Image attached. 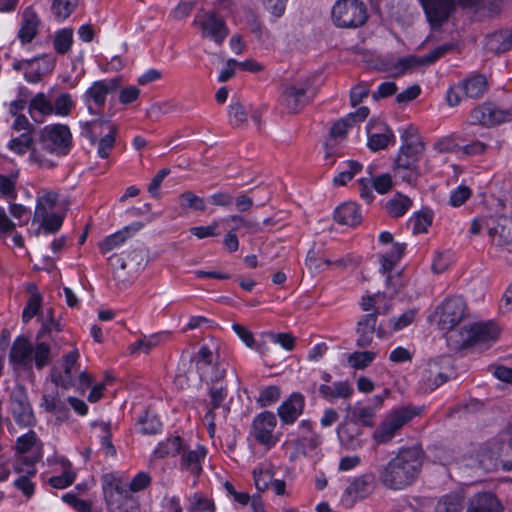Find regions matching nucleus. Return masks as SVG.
<instances>
[{"mask_svg": "<svg viewBox=\"0 0 512 512\" xmlns=\"http://www.w3.org/2000/svg\"><path fill=\"white\" fill-rule=\"evenodd\" d=\"M39 142L44 152L66 155L72 145V135L67 125H47L41 130Z\"/></svg>", "mask_w": 512, "mask_h": 512, "instance_id": "obj_8", "label": "nucleus"}, {"mask_svg": "<svg viewBox=\"0 0 512 512\" xmlns=\"http://www.w3.org/2000/svg\"><path fill=\"white\" fill-rule=\"evenodd\" d=\"M195 23L200 26L203 37H208L217 44H221L228 35L224 20L215 13L198 16Z\"/></svg>", "mask_w": 512, "mask_h": 512, "instance_id": "obj_20", "label": "nucleus"}, {"mask_svg": "<svg viewBox=\"0 0 512 512\" xmlns=\"http://www.w3.org/2000/svg\"><path fill=\"white\" fill-rule=\"evenodd\" d=\"M484 223L493 244L499 247L512 245V217L503 214L487 216Z\"/></svg>", "mask_w": 512, "mask_h": 512, "instance_id": "obj_14", "label": "nucleus"}, {"mask_svg": "<svg viewBox=\"0 0 512 512\" xmlns=\"http://www.w3.org/2000/svg\"><path fill=\"white\" fill-rule=\"evenodd\" d=\"M32 354L33 346L30 341L23 336H19L12 345L10 360L19 365L27 366L32 362Z\"/></svg>", "mask_w": 512, "mask_h": 512, "instance_id": "obj_29", "label": "nucleus"}, {"mask_svg": "<svg viewBox=\"0 0 512 512\" xmlns=\"http://www.w3.org/2000/svg\"><path fill=\"white\" fill-rule=\"evenodd\" d=\"M53 111V103L42 92L37 93L30 100L29 114L36 122H41V119L37 118L36 113H39L41 116H47L53 114Z\"/></svg>", "mask_w": 512, "mask_h": 512, "instance_id": "obj_34", "label": "nucleus"}, {"mask_svg": "<svg viewBox=\"0 0 512 512\" xmlns=\"http://www.w3.org/2000/svg\"><path fill=\"white\" fill-rule=\"evenodd\" d=\"M510 113L492 103H483L475 107L469 116L473 125L495 126L509 119Z\"/></svg>", "mask_w": 512, "mask_h": 512, "instance_id": "obj_17", "label": "nucleus"}, {"mask_svg": "<svg viewBox=\"0 0 512 512\" xmlns=\"http://www.w3.org/2000/svg\"><path fill=\"white\" fill-rule=\"evenodd\" d=\"M38 58H39V61H42L45 64V66H44L43 69L38 67L35 71L26 72L24 74V77H25L26 81H28L30 83H37V82H39L40 79H41V76L44 73L50 72L54 68V61L51 60L50 58H48L47 56H41V57H38Z\"/></svg>", "mask_w": 512, "mask_h": 512, "instance_id": "obj_58", "label": "nucleus"}, {"mask_svg": "<svg viewBox=\"0 0 512 512\" xmlns=\"http://www.w3.org/2000/svg\"><path fill=\"white\" fill-rule=\"evenodd\" d=\"M40 19L32 7H27L22 13V23L18 38L22 44L30 43L37 35Z\"/></svg>", "mask_w": 512, "mask_h": 512, "instance_id": "obj_26", "label": "nucleus"}, {"mask_svg": "<svg viewBox=\"0 0 512 512\" xmlns=\"http://www.w3.org/2000/svg\"><path fill=\"white\" fill-rule=\"evenodd\" d=\"M376 353L373 351H356L349 355L348 363L355 369L367 368L375 359Z\"/></svg>", "mask_w": 512, "mask_h": 512, "instance_id": "obj_49", "label": "nucleus"}, {"mask_svg": "<svg viewBox=\"0 0 512 512\" xmlns=\"http://www.w3.org/2000/svg\"><path fill=\"white\" fill-rule=\"evenodd\" d=\"M280 398V389L278 386L271 385L266 387L261 391L260 396L258 398V403L261 407L269 406Z\"/></svg>", "mask_w": 512, "mask_h": 512, "instance_id": "obj_60", "label": "nucleus"}, {"mask_svg": "<svg viewBox=\"0 0 512 512\" xmlns=\"http://www.w3.org/2000/svg\"><path fill=\"white\" fill-rule=\"evenodd\" d=\"M277 425V419L274 413L264 411L258 414L252 423V435L261 445L270 448L276 444V438L273 431Z\"/></svg>", "mask_w": 512, "mask_h": 512, "instance_id": "obj_16", "label": "nucleus"}, {"mask_svg": "<svg viewBox=\"0 0 512 512\" xmlns=\"http://www.w3.org/2000/svg\"><path fill=\"white\" fill-rule=\"evenodd\" d=\"M374 475L371 473L356 477L345 489L341 503L344 507L350 509L358 501L367 498L373 491Z\"/></svg>", "mask_w": 512, "mask_h": 512, "instance_id": "obj_15", "label": "nucleus"}, {"mask_svg": "<svg viewBox=\"0 0 512 512\" xmlns=\"http://www.w3.org/2000/svg\"><path fill=\"white\" fill-rule=\"evenodd\" d=\"M486 49L495 54L504 53L512 48V31H499L491 34L486 41Z\"/></svg>", "mask_w": 512, "mask_h": 512, "instance_id": "obj_32", "label": "nucleus"}, {"mask_svg": "<svg viewBox=\"0 0 512 512\" xmlns=\"http://www.w3.org/2000/svg\"><path fill=\"white\" fill-rule=\"evenodd\" d=\"M64 216L54 212H46L45 215L36 217L34 215V221L40 223L39 229H42L45 233H56L62 226Z\"/></svg>", "mask_w": 512, "mask_h": 512, "instance_id": "obj_42", "label": "nucleus"}, {"mask_svg": "<svg viewBox=\"0 0 512 512\" xmlns=\"http://www.w3.org/2000/svg\"><path fill=\"white\" fill-rule=\"evenodd\" d=\"M11 413L21 427L33 426L36 422L24 386L19 385L10 394Z\"/></svg>", "mask_w": 512, "mask_h": 512, "instance_id": "obj_13", "label": "nucleus"}, {"mask_svg": "<svg viewBox=\"0 0 512 512\" xmlns=\"http://www.w3.org/2000/svg\"><path fill=\"white\" fill-rule=\"evenodd\" d=\"M78 5V0H52L51 10L58 20L68 18Z\"/></svg>", "mask_w": 512, "mask_h": 512, "instance_id": "obj_46", "label": "nucleus"}, {"mask_svg": "<svg viewBox=\"0 0 512 512\" xmlns=\"http://www.w3.org/2000/svg\"><path fill=\"white\" fill-rule=\"evenodd\" d=\"M464 497L460 493H449L440 497L434 512H461Z\"/></svg>", "mask_w": 512, "mask_h": 512, "instance_id": "obj_37", "label": "nucleus"}, {"mask_svg": "<svg viewBox=\"0 0 512 512\" xmlns=\"http://www.w3.org/2000/svg\"><path fill=\"white\" fill-rule=\"evenodd\" d=\"M226 374V369L220 364H215L211 367V373H207L206 369L200 372L202 380H205L210 385H216L221 381Z\"/></svg>", "mask_w": 512, "mask_h": 512, "instance_id": "obj_61", "label": "nucleus"}, {"mask_svg": "<svg viewBox=\"0 0 512 512\" xmlns=\"http://www.w3.org/2000/svg\"><path fill=\"white\" fill-rule=\"evenodd\" d=\"M269 339L276 344L281 345L284 349L291 351L295 346V337L291 333H267Z\"/></svg>", "mask_w": 512, "mask_h": 512, "instance_id": "obj_62", "label": "nucleus"}, {"mask_svg": "<svg viewBox=\"0 0 512 512\" xmlns=\"http://www.w3.org/2000/svg\"><path fill=\"white\" fill-rule=\"evenodd\" d=\"M334 219L342 225L356 226L361 222V214L356 203L348 202L338 206L334 213Z\"/></svg>", "mask_w": 512, "mask_h": 512, "instance_id": "obj_30", "label": "nucleus"}, {"mask_svg": "<svg viewBox=\"0 0 512 512\" xmlns=\"http://www.w3.org/2000/svg\"><path fill=\"white\" fill-rule=\"evenodd\" d=\"M454 48L453 44H443L431 50L425 56L410 55L400 58L397 63L391 68L394 77L401 76L408 71H413L420 66H429L437 61L440 57Z\"/></svg>", "mask_w": 512, "mask_h": 512, "instance_id": "obj_11", "label": "nucleus"}, {"mask_svg": "<svg viewBox=\"0 0 512 512\" xmlns=\"http://www.w3.org/2000/svg\"><path fill=\"white\" fill-rule=\"evenodd\" d=\"M62 499L78 512H90L92 508L91 502L80 499L75 494L67 493L63 495Z\"/></svg>", "mask_w": 512, "mask_h": 512, "instance_id": "obj_64", "label": "nucleus"}, {"mask_svg": "<svg viewBox=\"0 0 512 512\" xmlns=\"http://www.w3.org/2000/svg\"><path fill=\"white\" fill-rule=\"evenodd\" d=\"M73 43V30L70 28H64L58 31L54 38V49L58 54H66Z\"/></svg>", "mask_w": 512, "mask_h": 512, "instance_id": "obj_47", "label": "nucleus"}, {"mask_svg": "<svg viewBox=\"0 0 512 512\" xmlns=\"http://www.w3.org/2000/svg\"><path fill=\"white\" fill-rule=\"evenodd\" d=\"M42 297L41 294L35 289L28 299V302L22 313L23 322L27 323L34 316H36L41 307Z\"/></svg>", "mask_w": 512, "mask_h": 512, "instance_id": "obj_51", "label": "nucleus"}, {"mask_svg": "<svg viewBox=\"0 0 512 512\" xmlns=\"http://www.w3.org/2000/svg\"><path fill=\"white\" fill-rule=\"evenodd\" d=\"M415 415L416 413L408 407L393 410L375 429L373 439L378 444L389 442Z\"/></svg>", "mask_w": 512, "mask_h": 512, "instance_id": "obj_10", "label": "nucleus"}, {"mask_svg": "<svg viewBox=\"0 0 512 512\" xmlns=\"http://www.w3.org/2000/svg\"><path fill=\"white\" fill-rule=\"evenodd\" d=\"M33 137L29 133H22L20 136L11 139L8 143V148L16 154L23 155L30 151V159L39 164L40 167L52 168L54 163L47 159L44 154L32 147Z\"/></svg>", "mask_w": 512, "mask_h": 512, "instance_id": "obj_19", "label": "nucleus"}, {"mask_svg": "<svg viewBox=\"0 0 512 512\" xmlns=\"http://www.w3.org/2000/svg\"><path fill=\"white\" fill-rule=\"evenodd\" d=\"M129 229H130L129 227H126L124 230L118 231V232L106 237L99 244V248H100L101 252L107 253V252L113 250L114 248L118 247L122 243H124L127 238V233L129 231Z\"/></svg>", "mask_w": 512, "mask_h": 512, "instance_id": "obj_52", "label": "nucleus"}, {"mask_svg": "<svg viewBox=\"0 0 512 512\" xmlns=\"http://www.w3.org/2000/svg\"><path fill=\"white\" fill-rule=\"evenodd\" d=\"M331 17L335 26L354 29L366 23L368 13L360 0H338L332 7Z\"/></svg>", "mask_w": 512, "mask_h": 512, "instance_id": "obj_6", "label": "nucleus"}, {"mask_svg": "<svg viewBox=\"0 0 512 512\" xmlns=\"http://www.w3.org/2000/svg\"><path fill=\"white\" fill-rule=\"evenodd\" d=\"M223 223L231 224V229L234 231L244 228L249 234H256L262 231L261 224L256 220H247L239 215H230L222 220Z\"/></svg>", "mask_w": 512, "mask_h": 512, "instance_id": "obj_41", "label": "nucleus"}, {"mask_svg": "<svg viewBox=\"0 0 512 512\" xmlns=\"http://www.w3.org/2000/svg\"><path fill=\"white\" fill-rule=\"evenodd\" d=\"M353 393L354 388L352 384L347 380L336 381L333 382L331 385L322 384L319 387V394L323 399L329 402H333L339 399H349L352 397Z\"/></svg>", "mask_w": 512, "mask_h": 512, "instance_id": "obj_24", "label": "nucleus"}, {"mask_svg": "<svg viewBox=\"0 0 512 512\" xmlns=\"http://www.w3.org/2000/svg\"><path fill=\"white\" fill-rule=\"evenodd\" d=\"M107 93L104 86L95 81L83 95L84 102L91 115H100L106 103Z\"/></svg>", "mask_w": 512, "mask_h": 512, "instance_id": "obj_27", "label": "nucleus"}, {"mask_svg": "<svg viewBox=\"0 0 512 512\" xmlns=\"http://www.w3.org/2000/svg\"><path fill=\"white\" fill-rule=\"evenodd\" d=\"M141 425V432L147 435L157 434L162 427L159 418L156 415L146 413L145 416L141 417L138 421Z\"/></svg>", "mask_w": 512, "mask_h": 512, "instance_id": "obj_55", "label": "nucleus"}, {"mask_svg": "<svg viewBox=\"0 0 512 512\" xmlns=\"http://www.w3.org/2000/svg\"><path fill=\"white\" fill-rule=\"evenodd\" d=\"M39 460V458H29L24 457L22 459L21 465H25L27 468L16 465L15 471L18 473L25 472L26 475L20 476L15 480L14 485L17 489L21 490L26 497H31L34 494V484L30 481L29 477L34 476L36 473V469L34 468V464Z\"/></svg>", "mask_w": 512, "mask_h": 512, "instance_id": "obj_25", "label": "nucleus"}, {"mask_svg": "<svg viewBox=\"0 0 512 512\" xmlns=\"http://www.w3.org/2000/svg\"><path fill=\"white\" fill-rule=\"evenodd\" d=\"M206 450L198 447L196 450L184 451L181 457V468L195 476L202 472L201 461L205 458Z\"/></svg>", "mask_w": 512, "mask_h": 512, "instance_id": "obj_31", "label": "nucleus"}, {"mask_svg": "<svg viewBox=\"0 0 512 512\" xmlns=\"http://www.w3.org/2000/svg\"><path fill=\"white\" fill-rule=\"evenodd\" d=\"M346 409L351 412V422L355 425L360 424L364 427H373L375 424V409L370 406L356 404L353 408L350 404Z\"/></svg>", "mask_w": 512, "mask_h": 512, "instance_id": "obj_33", "label": "nucleus"}, {"mask_svg": "<svg viewBox=\"0 0 512 512\" xmlns=\"http://www.w3.org/2000/svg\"><path fill=\"white\" fill-rule=\"evenodd\" d=\"M393 172L395 176L400 177L404 182H407L411 186H415L420 176V170L418 166L404 168L398 165H393Z\"/></svg>", "mask_w": 512, "mask_h": 512, "instance_id": "obj_57", "label": "nucleus"}, {"mask_svg": "<svg viewBox=\"0 0 512 512\" xmlns=\"http://www.w3.org/2000/svg\"><path fill=\"white\" fill-rule=\"evenodd\" d=\"M438 326L447 330L448 345L455 351L466 349L478 343L494 341L499 335L498 327L493 323H477L455 327L467 316V305L463 297L453 296L445 299L435 310Z\"/></svg>", "mask_w": 512, "mask_h": 512, "instance_id": "obj_1", "label": "nucleus"}, {"mask_svg": "<svg viewBox=\"0 0 512 512\" xmlns=\"http://www.w3.org/2000/svg\"><path fill=\"white\" fill-rule=\"evenodd\" d=\"M427 20L432 28H438L445 23L455 9L453 0H419Z\"/></svg>", "mask_w": 512, "mask_h": 512, "instance_id": "obj_18", "label": "nucleus"}, {"mask_svg": "<svg viewBox=\"0 0 512 512\" xmlns=\"http://www.w3.org/2000/svg\"><path fill=\"white\" fill-rule=\"evenodd\" d=\"M391 141L394 142V134L390 128L385 127L384 132L369 133L368 147L372 151H378L386 148Z\"/></svg>", "mask_w": 512, "mask_h": 512, "instance_id": "obj_44", "label": "nucleus"}, {"mask_svg": "<svg viewBox=\"0 0 512 512\" xmlns=\"http://www.w3.org/2000/svg\"><path fill=\"white\" fill-rule=\"evenodd\" d=\"M182 439L179 436H174L162 441L158 444L153 452L156 459H162L168 456H176L182 451Z\"/></svg>", "mask_w": 512, "mask_h": 512, "instance_id": "obj_38", "label": "nucleus"}, {"mask_svg": "<svg viewBox=\"0 0 512 512\" xmlns=\"http://www.w3.org/2000/svg\"><path fill=\"white\" fill-rule=\"evenodd\" d=\"M415 234L425 233L427 228L432 224V214L429 210H422L410 218Z\"/></svg>", "mask_w": 512, "mask_h": 512, "instance_id": "obj_53", "label": "nucleus"}, {"mask_svg": "<svg viewBox=\"0 0 512 512\" xmlns=\"http://www.w3.org/2000/svg\"><path fill=\"white\" fill-rule=\"evenodd\" d=\"M340 444L348 451H357L364 446L363 431L355 424L341 423L337 428Z\"/></svg>", "mask_w": 512, "mask_h": 512, "instance_id": "obj_22", "label": "nucleus"}, {"mask_svg": "<svg viewBox=\"0 0 512 512\" xmlns=\"http://www.w3.org/2000/svg\"><path fill=\"white\" fill-rule=\"evenodd\" d=\"M81 135L88 138L92 144H98L97 154L107 158L115 145L117 126L110 120L97 118L81 123Z\"/></svg>", "mask_w": 512, "mask_h": 512, "instance_id": "obj_5", "label": "nucleus"}, {"mask_svg": "<svg viewBox=\"0 0 512 512\" xmlns=\"http://www.w3.org/2000/svg\"><path fill=\"white\" fill-rule=\"evenodd\" d=\"M345 164L346 168L333 178V184L335 186L346 185V183L352 180L363 168L362 164L355 160H348Z\"/></svg>", "mask_w": 512, "mask_h": 512, "instance_id": "obj_45", "label": "nucleus"}, {"mask_svg": "<svg viewBox=\"0 0 512 512\" xmlns=\"http://www.w3.org/2000/svg\"><path fill=\"white\" fill-rule=\"evenodd\" d=\"M351 126L348 118H342L338 120L331 128L330 131V139H328L325 143V159L330 160V165L335 163V156L337 155L335 147H336V139L343 138L346 133L348 127Z\"/></svg>", "mask_w": 512, "mask_h": 512, "instance_id": "obj_28", "label": "nucleus"}, {"mask_svg": "<svg viewBox=\"0 0 512 512\" xmlns=\"http://www.w3.org/2000/svg\"><path fill=\"white\" fill-rule=\"evenodd\" d=\"M402 145L393 165L401 168L418 166L419 159L425 150L424 143L416 135V130L409 127L401 134Z\"/></svg>", "mask_w": 512, "mask_h": 512, "instance_id": "obj_9", "label": "nucleus"}, {"mask_svg": "<svg viewBox=\"0 0 512 512\" xmlns=\"http://www.w3.org/2000/svg\"><path fill=\"white\" fill-rule=\"evenodd\" d=\"M313 96V80L310 77H303L284 84L280 100L289 113L295 114L308 105Z\"/></svg>", "mask_w": 512, "mask_h": 512, "instance_id": "obj_7", "label": "nucleus"}, {"mask_svg": "<svg viewBox=\"0 0 512 512\" xmlns=\"http://www.w3.org/2000/svg\"><path fill=\"white\" fill-rule=\"evenodd\" d=\"M503 506L491 492H479L469 501L466 512H502Z\"/></svg>", "mask_w": 512, "mask_h": 512, "instance_id": "obj_23", "label": "nucleus"}, {"mask_svg": "<svg viewBox=\"0 0 512 512\" xmlns=\"http://www.w3.org/2000/svg\"><path fill=\"white\" fill-rule=\"evenodd\" d=\"M74 107V101L69 93H61L53 103V113L58 116H68L72 108Z\"/></svg>", "mask_w": 512, "mask_h": 512, "instance_id": "obj_54", "label": "nucleus"}, {"mask_svg": "<svg viewBox=\"0 0 512 512\" xmlns=\"http://www.w3.org/2000/svg\"><path fill=\"white\" fill-rule=\"evenodd\" d=\"M460 90H463L465 95L469 98L477 99L484 95L487 90V80L483 75H475L465 80Z\"/></svg>", "mask_w": 512, "mask_h": 512, "instance_id": "obj_35", "label": "nucleus"}, {"mask_svg": "<svg viewBox=\"0 0 512 512\" xmlns=\"http://www.w3.org/2000/svg\"><path fill=\"white\" fill-rule=\"evenodd\" d=\"M411 205L412 201L409 197L397 193L393 198L387 201L385 208L390 216L398 218L403 216Z\"/></svg>", "mask_w": 512, "mask_h": 512, "instance_id": "obj_40", "label": "nucleus"}, {"mask_svg": "<svg viewBox=\"0 0 512 512\" xmlns=\"http://www.w3.org/2000/svg\"><path fill=\"white\" fill-rule=\"evenodd\" d=\"M381 312L380 308L364 314L360 317L356 327V345L361 348L368 347L372 344L374 337L384 338L386 331L382 323H378V313Z\"/></svg>", "mask_w": 512, "mask_h": 512, "instance_id": "obj_12", "label": "nucleus"}, {"mask_svg": "<svg viewBox=\"0 0 512 512\" xmlns=\"http://www.w3.org/2000/svg\"><path fill=\"white\" fill-rule=\"evenodd\" d=\"M51 342L47 339H38L36 337L35 347H33L32 361L34 360L37 369H42L50 363Z\"/></svg>", "mask_w": 512, "mask_h": 512, "instance_id": "obj_39", "label": "nucleus"}, {"mask_svg": "<svg viewBox=\"0 0 512 512\" xmlns=\"http://www.w3.org/2000/svg\"><path fill=\"white\" fill-rule=\"evenodd\" d=\"M304 407V396L299 392L292 393L277 409L281 423L283 425L295 423L303 413Z\"/></svg>", "mask_w": 512, "mask_h": 512, "instance_id": "obj_21", "label": "nucleus"}, {"mask_svg": "<svg viewBox=\"0 0 512 512\" xmlns=\"http://www.w3.org/2000/svg\"><path fill=\"white\" fill-rule=\"evenodd\" d=\"M180 205L184 208H191L196 211H205L206 205L202 198L191 191H186L179 196Z\"/></svg>", "mask_w": 512, "mask_h": 512, "instance_id": "obj_56", "label": "nucleus"}, {"mask_svg": "<svg viewBox=\"0 0 512 512\" xmlns=\"http://www.w3.org/2000/svg\"><path fill=\"white\" fill-rule=\"evenodd\" d=\"M62 324L54 318L52 308L47 310L46 319L43 321L41 328L37 332L38 339H47L50 342L55 340V334L62 331Z\"/></svg>", "mask_w": 512, "mask_h": 512, "instance_id": "obj_36", "label": "nucleus"}, {"mask_svg": "<svg viewBox=\"0 0 512 512\" xmlns=\"http://www.w3.org/2000/svg\"><path fill=\"white\" fill-rule=\"evenodd\" d=\"M415 315L416 310L409 309L405 311L401 316L389 319V324L394 331L402 330L414 321Z\"/></svg>", "mask_w": 512, "mask_h": 512, "instance_id": "obj_59", "label": "nucleus"}, {"mask_svg": "<svg viewBox=\"0 0 512 512\" xmlns=\"http://www.w3.org/2000/svg\"><path fill=\"white\" fill-rule=\"evenodd\" d=\"M75 480V473L70 470H65L59 476L49 478L48 483L56 489H64L70 486Z\"/></svg>", "mask_w": 512, "mask_h": 512, "instance_id": "obj_63", "label": "nucleus"}, {"mask_svg": "<svg viewBox=\"0 0 512 512\" xmlns=\"http://www.w3.org/2000/svg\"><path fill=\"white\" fill-rule=\"evenodd\" d=\"M150 483L151 477L145 472H139L132 479L129 489L119 479L105 476L103 491L109 512H140L139 504L130 491H141Z\"/></svg>", "mask_w": 512, "mask_h": 512, "instance_id": "obj_3", "label": "nucleus"}, {"mask_svg": "<svg viewBox=\"0 0 512 512\" xmlns=\"http://www.w3.org/2000/svg\"><path fill=\"white\" fill-rule=\"evenodd\" d=\"M58 195L55 192H45L37 199L34 215L36 217L45 215L46 212H53L57 203Z\"/></svg>", "mask_w": 512, "mask_h": 512, "instance_id": "obj_48", "label": "nucleus"}, {"mask_svg": "<svg viewBox=\"0 0 512 512\" xmlns=\"http://www.w3.org/2000/svg\"><path fill=\"white\" fill-rule=\"evenodd\" d=\"M229 122L233 127H240L248 120V113L240 102H234L229 105Z\"/></svg>", "mask_w": 512, "mask_h": 512, "instance_id": "obj_50", "label": "nucleus"}, {"mask_svg": "<svg viewBox=\"0 0 512 512\" xmlns=\"http://www.w3.org/2000/svg\"><path fill=\"white\" fill-rule=\"evenodd\" d=\"M424 452L419 446L401 449L379 470V481L390 490H402L410 486L419 476Z\"/></svg>", "mask_w": 512, "mask_h": 512, "instance_id": "obj_2", "label": "nucleus"}, {"mask_svg": "<svg viewBox=\"0 0 512 512\" xmlns=\"http://www.w3.org/2000/svg\"><path fill=\"white\" fill-rule=\"evenodd\" d=\"M456 376L453 359L447 355L437 356L430 359L422 368L419 389L423 393L433 392L449 380L456 378Z\"/></svg>", "mask_w": 512, "mask_h": 512, "instance_id": "obj_4", "label": "nucleus"}, {"mask_svg": "<svg viewBox=\"0 0 512 512\" xmlns=\"http://www.w3.org/2000/svg\"><path fill=\"white\" fill-rule=\"evenodd\" d=\"M405 250V244L395 243L392 250L381 257V272H390L401 259Z\"/></svg>", "mask_w": 512, "mask_h": 512, "instance_id": "obj_43", "label": "nucleus"}]
</instances>
